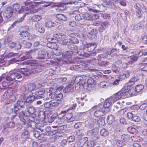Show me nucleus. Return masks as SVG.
<instances>
[{
    "label": "nucleus",
    "instance_id": "55",
    "mask_svg": "<svg viewBox=\"0 0 147 147\" xmlns=\"http://www.w3.org/2000/svg\"><path fill=\"white\" fill-rule=\"evenodd\" d=\"M67 80V78H58L57 80V82L59 83H61L63 82H65Z\"/></svg>",
    "mask_w": 147,
    "mask_h": 147
},
{
    "label": "nucleus",
    "instance_id": "10",
    "mask_svg": "<svg viewBox=\"0 0 147 147\" xmlns=\"http://www.w3.org/2000/svg\"><path fill=\"white\" fill-rule=\"evenodd\" d=\"M64 119L68 123H70L73 121L75 120V118L73 116V114L71 113L66 112L65 117Z\"/></svg>",
    "mask_w": 147,
    "mask_h": 147
},
{
    "label": "nucleus",
    "instance_id": "18",
    "mask_svg": "<svg viewBox=\"0 0 147 147\" xmlns=\"http://www.w3.org/2000/svg\"><path fill=\"white\" fill-rule=\"evenodd\" d=\"M46 56V52L45 50L40 51L38 53V57L40 59H44Z\"/></svg>",
    "mask_w": 147,
    "mask_h": 147
},
{
    "label": "nucleus",
    "instance_id": "31",
    "mask_svg": "<svg viewBox=\"0 0 147 147\" xmlns=\"http://www.w3.org/2000/svg\"><path fill=\"white\" fill-rule=\"evenodd\" d=\"M42 18L40 16L35 15L33 16L32 18V20L33 22H36L40 21Z\"/></svg>",
    "mask_w": 147,
    "mask_h": 147
},
{
    "label": "nucleus",
    "instance_id": "60",
    "mask_svg": "<svg viewBox=\"0 0 147 147\" xmlns=\"http://www.w3.org/2000/svg\"><path fill=\"white\" fill-rule=\"evenodd\" d=\"M138 80L139 79L138 78L134 77L131 78L129 80V82L130 83H131V84H133L134 83V82L138 81Z\"/></svg>",
    "mask_w": 147,
    "mask_h": 147
},
{
    "label": "nucleus",
    "instance_id": "52",
    "mask_svg": "<svg viewBox=\"0 0 147 147\" xmlns=\"http://www.w3.org/2000/svg\"><path fill=\"white\" fill-rule=\"evenodd\" d=\"M69 39H70V43L73 44H76L78 43L79 42V40L77 38H76V37H74L73 38H69Z\"/></svg>",
    "mask_w": 147,
    "mask_h": 147
},
{
    "label": "nucleus",
    "instance_id": "20",
    "mask_svg": "<svg viewBox=\"0 0 147 147\" xmlns=\"http://www.w3.org/2000/svg\"><path fill=\"white\" fill-rule=\"evenodd\" d=\"M127 88V86H125L124 88H123L121 90H123V91L122 92H123V96H126L127 97H129L131 96L130 92L129 90H126V88Z\"/></svg>",
    "mask_w": 147,
    "mask_h": 147
},
{
    "label": "nucleus",
    "instance_id": "15",
    "mask_svg": "<svg viewBox=\"0 0 147 147\" xmlns=\"http://www.w3.org/2000/svg\"><path fill=\"white\" fill-rule=\"evenodd\" d=\"M27 110L32 117H36V115L35 113L36 111L34 107L32 106H30L28 108Z\"/></svg>",
    "mask_w": 147,
    "mask_h": 147
},
{
    "label": "nucleus",
    "instance_id": "58",
    "mask_svg": "<svg viewBox=\"0 0 147 147\" xmlns=\"http://www.w3.org/2000/svg\"><path fill=\"white\" fill-rule=\"evenodd\" d=\"M56 100H61L63 97V95L62 93H59L58 94H56Z\"/></svg>",
    "mask_w": 147,
    "mask_h": 147
},
{
    "label": "nucleus",
    "instance_id": "61",
    "mask_svg": "<svg viewBox=\"0 0 147 147\" xmlns=\"http://www.w3.org/2000/svg\"><path fill=\"white\" fill-rule=\"evenodd\" d=\"M63 1L65 4H76L77 3V2L76 1H70V0H63Z\"/></svg>",
    "mask_w": 147,
    "mask_h": 147
},
{
    "label": "nucleus",
    "instance_id": "49",
    "mask_svg": "<svg viewBox=\"0 0 147 147\" xmlns=\"http://www.w3.org/2000/svg\"><path fill=\"white\" fill-rule=\"evenodd\" d=\"M45 92V91L43 89H41L39 90L34 92V94L36 95H40L42 96Z\"/></svg>",
    "mask_w": 147,
    "mask_h": 147
},
{
    "label": "nucleus",
    "instance_id": "1",
    "mask_svg": "<svg viewBox=\"0 0 147 147\" xmlns=\"http://www.w3.org/2000/svg\"><path fill=\"white\" fill-rule=\"evenodd\" d=\"M22 74L19 72H14L9 76L6 77L2 82V85L3 87H7L12 84L13 80H17L18 79H22Z\"/></svg>",
    "mask_w": 147,
    "mask_h": 147
},
{
    "label": "nucleus",
    "instance_id": "30",
    "mask_svg": "<svg viewBox=\"0 0 147 147\" xmlns=\"http://www.w3.org/2000/svg\"><path fill=\"white\" fill-rule=\"evenodd\" d=\"M79 69H82L84 70H87L88 69V65L84 63H81V64H79Z\"/></svg>",
    "mask_w": 147,
    "mask_h": 147
},
{
    "label": "nucleus",
    "instance_id": "25",
    "mask_svg": "<svg viewBox=\"0 0 147 147\" xmlns=\"http://www.w3.org/2000/svg\"><path fill=\"white\" fill-rule=\"evenodd\" d=\"M35 100L34 96V95H30L28 96L26 100V102L31 103Z\"/></svg>",
    "mask_w": 147,
    "mask_h": 147
},
{
    "label": "nucleus",
    "instance_id": "21",
    "mask_svg": "<svg viewBox=\"0 0 147 147\" xmlns=\"http://www.w3.org/2000/svg\"><path fill=\"white\" fill-rule=\"evenodd\" d=\"M31 67L30 68L32 69V71L33 73H37L40 72L41 71V70L39 69L40 66L35 65L31 66Z\"/></svg>",
    "mask_w": 147,
    "mask_h": 147
},
{
    "label": "nucleus",
    "instance_id": "23",
    "mask_svg": "<svg viewBox=\"0 0 147 147\" xmlns=\"http://www.w3.org/2000/svg\"><path fill=\"white\" fill-rule=\"evenodd\" d=\"M127 111V109L124 108L119 111L115 114L117 117H119L123 115Z\"/></svg>",
    "mask_w": 147,
    "mask_h": 147
},
{
    "label": "nucleus",
    "instance_id": "6",
    "mask_svg": "<svg viewBox=\"0 0 147 147\" xmlns=\"http://www.w3.org/2000/svg\"><path fill=\"white\" fill-rule=\"evenodd\" d=\"M13 13L12 8L11 7H9L5 10L3 13V16L5 18H9L12 16Z\"/></svg>",
    "mask_w": 147,
    "mask_h": 147
},
{
    "label": "nucleus",
    "instance_id": "26",
    "mask_svg": "<svg viewBox=\"0 0 147 147\" xmlns=\"http://www.w3.org/2000/svg\"><path fill=\"white\" fill-rule=\"evenodd\" d=\"M127 130L131 134H136L138 133V130L132 127H129L127 128Z\"/></svg>",
    "mask_w": 147,
    "mask_h": 147
},
{
    "label": "nucleus",
    "instance_id": "36",
    "mask_svg": "<svg viewBox=\"0 0 147 147\" xmlns=\"http://www.w3.org/2000/svg\"><path fill=\"white\" fill-rule=\"evenodd\" d=\"M144 86L142 84L137 85L135 88L137 93L140 92L144 88Z\"/></svg>",
    "mask_w": 147,
    "mask_h": 147
},
{
    "label": "nucleus",
    "instance_id": "48",
    "mask_svg": "<svg viewBox=\"0 0 147 147\" xmlns=\"http://www.w3.org/2000/svg\"><path fill=\"white\" fill-rule=\"evenodd\" d=\"M98 65L102 67H105L108 65L109 62L107 61H104L98 63Z\"/></svg>",
    "mask_w": 147,
    "mask_h": 147
},
{
    "label": "nucleus",
    "instance_id": "7",
    "mask_svg": "<svg viewBox=\"0 0 147 147\" xmlns=\"http://www.w3.org/2000/svg\"><path fill=\"white\" fill-rule=\"evenodd\" d=\"M113 103H114L111 99L110 98L106 99L103 105H101L103 107L102 108L105 109V110H107L108 109H109V111L110 109L109 107Z\"/></svg>",
    "mask_w": 147,
    "mask_h": 147
},
{
    "label": "nucleus",
    "instance_id": "24",
    "mask_svg": "<svg viewBox=\"0 0 147 147\" xmlns=\"http://www.w3.org/2000/svg\"><path fill=\"white\" fill-rule=\"evenodd\" d=\"M26 102L25 101L19 100L17 101V106L22 108H24L26 107Z\"/></svg>",
    "mask_w": 147,
    "mask_h": 147
},
{
    "label": "nucleus",
    "instance_id": "47",
    "mask_svg": "<svg viewBox=\"0 0 147 147\" xmlns=\"http://www.w3.org/2000/svg\"><path fill=\"white\" fill-rule=\"evenodd\" d=\"M129 90V92L130 93L131 96H136L137 94V92L134 88H132Z\"/></svg>",
    "mask_w": 147,
    "mask_h": 147
},
{
    "label": "nucleus",
    "instance_id": "32",
    "mask_svg": "<svg viewBox=\"0 0 147 147\" xmlns=\"http://www.w3.org/2000/svg\"><path fill=\"white\" fill-rule=\"evenodd\" d=\"M97 123L98 126L101 127L105 125V121L103 118H100L97 121Z\"/></svg>",
    "mask_w": 147,
    "mask_h": 147
},
{
    "label": "nucleus",
    "instance_id": "63",
    "mask_svg": "<svg viewBox=\"0 0 147 147\" xmlns=\"http://www.w3.org/2000/svg\"><path fill=\"white\" fill-rule=\"evenodd\" d=\"M67 140L69 142H72L75 140V137L74 136H70L67 138Z\"/></svg>",
    "mask_w": 147,
    "mask_h": 147
},
{
    "label": "nucleus",
    "instance_id": "62",
    "mask_svg": "<svg viewBox=\"0 0 147 147\" xmlns=\"http://www.w3.org/2000/svg\"><path fill=\"white\" fill-rule=\"evenodd\" d=\"M107 54L106 53H104L102 54L98 55L97 58L98 60L100 58H107Z\"/></svg>",
    "mask_w": 147,
    "mask_h": 147
},
{
    "label": "nucleus",
    "instance_id": "8",
    "mask_svg": "<svg viewBox=\"0 0 147 147\" xmlns=\"http://www.w3.org/2000/svg\"><path fill=\"white\" fill-rule=\"evenodd\" d=\"M74 82H70L63 89V91L65 93L73 92L74 90Z\"/></svg>",
    "mask_w": 147,
    "mask_h": 147
},
{
    "label": "nucleus",
    "instance_id": "54",
    "mask_svg": "<svg viewBox=\"0 0 147 147\" xmlns=\"http://www.w3.org/2000/svg\"><path fill=\"white\" fill-rule=\"evenodd\" d=\"M51 102H45L44 105V107L47 109H49L51 108Z\"/></svg>",
    "mask_w": 147,
    "mask_h": 147
},
{
    "label": "nucleus",
    "instance_id": "12",
    "mask_svg": "<svg viewBox=\"0 0 147 147\" xmlns=\"http://www.w3.org/2000/svg\"><path fill=\"white\" fill-rule=\"evenodd\" d=\"M19 71L17 72H19L22 74V77L23 75L26 76H28L30 75L31 73L32 72V69L30 70L27 68H22L20 69L19 70Z\"/></svg>",
    "mask_w": 147,
    "mask_h": 147
},
{
    "label": "nucleus",
    "instance_id": "64",
    "mask_svg": "<svg viewBox=\"0 0 147 147\" xmlns=\"http://www.w3.org/2000/svg\"><path fill=\"white\" fill-rule=\"evenodd\" d=\"M132 120L134 121L138 122L140 120V118L138 116L134 115Z\"/></svg>",
    "mask_w": 147,
    "mask_h": 147
},
{
    "label": "nucleus",
    "instance_id": "59",
    "mask_svg": "<svg viewBox=\"0 0 147 147\" xmlns=\"http://www.w3.org/2000/svg\"><path fill=\"white\" fill-rule=\"evenodd\" d=\"M27 31H23L21 32L20 34V36L22 37H26L27 35Z\"/></svg>",
    "mask_w": 147,
    "mask_h": 147
},
{
    "label": "nucleus",
    "instance_id": "33",
    "mask_svg": "<svg viewBox=\"0 0 147 147\" xmlns=\"http://www.w3.org/2000/svg\"><path fill=\"white\" fill-rule=\"evenodd\" d=\"M70 40L69 39H65L63 40H61L60 43L61 44L63 45H67V47L69 45L70 42Z\"/></svg>",
    "mask_w": 147,
    "mask_h": 147
},
{
    "label": "nucleus",
    "instance_id": "50",
    "mask_svg": "<svg viewBox=\"0 0 147 147\" xmlns=\"http://www.w3.org/2000/svg\"><path fill=\"white\" fill-rule=\"evenodd\" d=\"M66 111H62L58 115V118L60 119H63L65 117L66 113Z\"/></svg>",
    "mask_w": 147,
    "mask_h": 147
},
{
    "label": "nucleus",
    "instance_id": "53",
    "mask_svg": "<svg viewBox=\"0 0 147 147\" xmlns=\"http://www.w3.org/2000/svg\"><path fill=\"white\" fill-rule=\"evenodd\" d=\"M90 132L92 135H96L98 132V130L97 128H94L89 131Z\"/></svg>",
    "mask_w": 147,
    "mask_h": 147
},
{
    "label": "nucleus",
    "instance_id": "34",
    "mask_svg": "<svg viewBox=\"0 0 147 147\" xmlns=\"http://www.w3.org/2000/svg\"><path fill=\"white\" fill-rule=\"evenodd\" d=\"M67 47L69 49L72 51L76 50L78 49V47L71 43H70Z\"/></svg>",
    "mask_w": 147,
    "mask_h": 147
},
{
    "label": "nucleus",
    "instance_id": "29",
    "mask_svg": "<svg viewBox=\"0 0 147 147\" xmlns=\"http://www.w3.org/2000/svg\"><path fill=\"white\" fill-rule=\"evenodd\" d=\"M115 121L114 117L112 115H109L107 118V121L109 124H112Z\"/></svg>",
    "mask_w": 147,
    "mask_h": 147
},
{
    "label": "nucleus",
    "instance_id": "38",
    "mask_svg": "<svg viewBox=\"0 0 147 147\" xmlns=\"http://www.w3.org/2000/svg\"><path fill=\"white\" fill-rule=\"evenodd\" d=\"M100 134L102 136H106L108 135L109 132L106 129H102L100 131Z\"/></svg>",
    "mask_w": 147,
    "mask_h": 147
},
{
    "label": "nucleus",
    "instance_id": "35",
    "mask_svg": "<svg viewBox=\"0 0 147 147\" xmlns=\"http://www.w3.org/2000/svg\"><path fill=\"white\" fill-rule=\"evenodd\" d=\"M29 91H33L36 88V85L34 84H30L27 85Z\"/></svg>",
    "mask_w": 147,
    "mask_h": 147
},
{
    "label": "nucleus",
    "instance_id": "3",
    "mask_svg": "<svg viewBox=\"0 0 147 147\" xmlns=\"http://www.w3.org/2000/svg\"><path fill=\"white\" fill-rule=\"evenodd\" d=\"M12 9H13V13H16V12H17L18 13H23V16L20 19L17 20L12 25L13 26L15 25L16 24L18 23L23 21L24 19V17L26 16V13H23L24 10L21 7L20 8V5L19 4H14L13 5V8Z\"/></svg>",
    "mask_w": 147,
    "mask_h": 147
},
{
    "label": "nucleus",
    "instance_id": "13",
    "mask_svg": "<svg viewBox=\"0 0 147 147\" xmlns=\"http://www.w3.org/2000/svg\"><path fill=\"white\" fill-rule=\"evenodd\" d=\"M100 23V26L99 28V30L101 32H102L110 25L109 22L107 21L101 22Z\"/></svg>",
    "mask_w": 147,
    "mask_h": 147
},
{
    "label": "nucleus",
    "instance_id": "14",
    "mask_svg": "<svg viewBox=\"0 0 147 147\" xmlns=\"http://www.w3.org/2000/svg\"><path fill=\"white\" fill-rule=\"evenodd\" d=\"M19 111V107H18L17 105L16 106H14L12 108L8 109V112L9 114L13 113H14V115H13V116H15L19 113L18 111Z\"/></svg>",
    "mask_w": 147,
    "mask_h": 147
},
{
    "label": "nucleus",
    "instance_id": "46",
    "mask_svg": "<svg viewBox=\"0 0 147 147\" xmlns=\"http://www.w3.org/2000/svg\"><path fill=\"white\" fill-rule=\"evenodd\" d=\"M51 128L50 127H46L45 129V134L47 135H49L51 134Z\"/></svg>",
    "mask_w": 147,
    "mask_h": 147
},
{
    "label": "nucleus",
    "instance_id": "44",
    "mask_svg": "<svg viewBox=\"0 0 147 147\" xmlns=\"http://www.w3.org/2000/svg\"><path fill=\"white\" fill-rule=\"evenodd\" d=\"M51 132H52V134L53 135H55L56 134H59L60 135L57 134V136H58L59 137L62 136V135L63 134V132L57 130L52 131Z\"/></svg>",
    "mask_w": 147,
    "mask_h": 147
},
{
    "label": "nucleus",
    "instance_id": "22",
    "mask_svg": "<svg viewBox=\"0 0 147 147\" xmlns=\"http://www.w3.org/2000/svg\"><path fill=\"white\" fill-rule=\"evenodd\" d=\"M12 94V93L10 90H8L4 93L2 96V98L3 99L8 98Z\"/></svg>",
    "mask_w": 147,
    "mask_h": 147
},
{
    "label": "nucleus",
    "instance_id": "43",
    "mask_svg": "<svg viewBox=\"0 0 147 147\" xmlns=\"http://www.w3.org/2000/svg\"><path fill=\"white\" fill-rule=\"evenodd\" d=\"M109 82H101L99 84L100 86L102 88H105L108 87Z\"/></svg>",
    "mask_w": 147,
    "mask_h": 147
},
{
    "label": "nucleus",
    "instance_id": "11",
    "mask_svg": "<svg viewBox=\"0 0 147 147\" xmlns=\"http://www.w3.org/2000/svg\"><path fill=\"white\" fill-rule=\"evenodd\" d=\"M73 54V53L72 51H68L65 53H63V57L65 59V60H69L70 61V60L71 59V56Z\"/></svg>",
    "mask_w": 147,
    "mask_h": 147
},
{
    "label": "nucleus",
    "instance_id": "45",
    "mask_svg": "<svg viewBox=\"0 0 147 147\" xmlns=\"http://www.w3.org/2000/svg\"><path fill=\"white\" fill-rule=\"evenodd\" d=\"M134 71V69H132V70H129L127 71H125L124 72L123 74H124V75H125V76L126 77V78H127V77H128L129 76L130 73L133 72Z\"/></svg>",
    "mask_w": 147,
    "mask_h": 147
},
{
    "label": "nucleus",
    "instance_id": "27",
    "mask_svg": "<svg viewBox=\"0 0 147 147\" xmlns=\"http://www.w3.org/2000/svg\"><path fill=\"white\" fill-rule=\"evenodd\" d=\"M96 47V45L94 44H88V50L90 52L92 51Z\"/></svg>",
    "mask_w": 147,
    "mask_h": 147
},
{
    "label": "nucleus",
    "instance_id": "41",
    "mask_svg": "<svg viewBox=\"0 0 147 147\" xmlns=\"http://www.w3.org/2000/svg\"><path fill=\"white\" fill-rule=\"evenodd\" d=\"M34 51L33 50H30L26 52V55L27 56H28V57L27 58L25 57H23L22 58V60H24L25 59H26L27 58H31L32 57L31 55H30V53Z\"/></svg>",
    "mask_w": 147,
    "mask_h": 147
},
{
    "label": "nucleus",
    "instance_id": "17",
    "mask_svg": "<svg viewBox=\"0 0 147 147\" xmlns=\"http://www.w3.org/2000/svg\"><path fill=\"white\" fill-rule=\"evenodd\" d=\"M54 40V39L53 38H49L47 37V40L49 42L47 44V46L49 48H50L51 49H53V47H52V45H55L56 43H54L53 41Z\"/></svg>",
    "mask_w": 147,
    "mask_h": 147
},
{
    "label": "nucleus",
    "instance_id": "42",
    "mask_svg": "<svg viewBox=\"0 0 147 147\" xmlns=\"http://www.w3.org/2000/svg\"><path fill=\"white\" fill-rule=\"evenodd\" d=\"M21 90L22 92H26V94L28 93L29 91L27 85L22 86L21 88Z\"/></svg>",
    "mask_w": 147,
    "mask_h": 147
},
{
    "label": "nucleus",
    "instance_id": "4",
    "mask_svg": "<svg viewBox=\"0 0 147 147\" xmlns=\"http://www.w3.org/2000/svg\"><path fill=\"white\" fill-rule=\"evenodd\" d=\"M84 19L87 20H96L99 18V16L97 14H92L88 13H85L83 14Z\"/></svg>",
    "mask_w": 147,
    "mask_h": 147
},
{
    "label": "nucleus",
    "instance_id": "5",
    "mask_svg": "<svg viewBox=\"0 0 147 147\" xmlns=\"http://www.w3.org/2000/svg\"><path fill=\"white\" fill-rule=\"evenodd\" d=\"M75 80L76 82H77V83H79V84H81L82 86H83V88L87 90L89 88H91L89 84H88L87 82H84V83H82L84 80H82V78L81 77H76L75 79Z\"/></svg>",
    "mask_w": 147,
    "mask_h": 147
},
{
    "label": "nucleus",
    "instance_id": "37",
    "mask_svg": "<svg viewBox=\"0 0 147 147\" xmlns=\"http://www.w3.org/2000/svg\"><path fill=\"white\" fill-rule=\"evenodd\" d=\"M87 82H88V84H89L91 88H92V85H94L96 84L95 81L92 78H90L88 79Z\"/></svg>",
    "mask_w": 147,
    "mask_h": 147
},
{
    "label": "nucleus",
    "instance_id": "56",
    "mask_svg": "<svg viewBox=\"0 0 147 147\" xmlns=\"http://www.w3.org/2000/svg\"><path fill=\"white\" fill-rule=\"evenodd\" d=\"M87 145L88 147H93L96 145V144L94 141H91L88 142Z\"/></svg>",
    "mask_w": 147,
    "mask_h": 147
},
{
    "label": "nucleus",
    "instance_id": "16",
    "mask_svg": "<svg viewBox=\"0 0 147 147\" xmlns=\"http://www.w3.org/2000/svg\"><path fill=\"white\" fill-rule=\"evenodd\" d=\"M57 18L56 22L58 23L59 21H65L67 20V18L65 16L62 14H58L56 15Z\"/></svg>",
    "mask_w": 147,
    "mask_h": 147
},
{
    "label": "nucleus",
    "instance_id": "19",
    "mask_svg": "<svg viewBox=\"0 0 147 147\" xmlns=\"http://www.w3.org/2000/svg\"><path fill=\"white\" fill-rule=\"evenodd\" d=\"M35 26L38 31L40 33H44L45 31L44 28L42 27L39 24L36 23L35 25Z\"/></svg>",
    "mask_w": 147,
    "mask_h": 147
},
{
    "label": "nucleus",
    "instance_id": "39",
    "mask_svg": "<svg viewBox=\"0 0 147 147\" xmlns=\"http://www.w3.org/2000/svg\"><path fill=\"white\" fill-rule=\"evenodd\" d=\"M18 55V54L16 53H14L13 52H10L6 54L5 55V57L7 58H10L12 57H13Z\"/></svg>",
    "mask_w": 147,
    "mask_h": 147
},
{
    "label": "nucleus",
    "instance_id": "2",
    "mask_svg": "<svg viewBox=\"0 0 147 147\" xmlns=\"http://www.w3.org/2000/svg\"><path fill=\"white\" fill-rule=\"evenodd\" d=\"M101 104L95 106L92 108V111H94V115L96 117H99L105 115V114L109 112V109H108L107 110H105L104 108Z\"/></svg>",
    "mask_w": 147,
    "mask_h": 147
},
{
    "label": "nucleus",
    "instance_id": "28",
    "mask_svg": "<svg viewBox=\"0 0 147 147\" xmlns=\"http://www.w3.org/2000/svg\"><path fill=\"white\" fill-rule=\"evenodd\" d=\"M56 24L54 22L49 21L45 23V26L47 28H51L55 26Z\"/></svg>",
    "mask_w": 147,
    "mask_h": 147
},
{
    "label": "nucleus",
    "instance_id": "57",
    "mask_svg": "<svg viewBox=\"0 0 147 147\" xmlns=\"http://www.w3.org/2000/svg\"><path fill=\"white\" fill-rule=\"evenodd\" d=\"M71 70H76L79 69V65H73L70 68Z\"/></svg>",
    "mask_w": 147,
    "mask_h": 147
},
{
    "label": "nucleus",
    "instance_id": "51",
    "mask_svg": "<svg viewBox=\"0 0 147 147\" xmlns=\"http://www.w3.org/2000/svg\"><path fill=\"white\" fill-rule=\"evenodd\" d=\"M49 97L53 100H56V94L55 92L51 93L49 94Z\"/></svg>",
    "mask_w": 147,
    "mask_h": 147
},
{
    "label": "nucleus",
    "instance_id": "9",
    "mask_svg": "<svg viewBox=\"0 0 147 147\" xmlns=\"http://www.w3.org/2000/svg\"><path fill=\"white\" fill-rule=\"evenodd\" d=\"M123 90H121L118 92L117 93L115 94L110 97L114 102H115L117 100L123 96Z\"/></svg>",
    "mask_w": 147,
    "mask_h": 147
},
{
    "label": "nucleus",
    "instance_id": "40",
    "mask_svg": "<svg viewBox=\"0 0 147 147\" xmlns=\"http://www.w3.org/2000/svg\"><path fill=\"white\" fill-rule=\"evenodd\" d=\"M15 123L14 122L12 121L9 123H7L4 126L5 128H13L14 127Z\"/></svg>",
    "mask_w": 147,
    "mask_h": 147
}]
</instances>
